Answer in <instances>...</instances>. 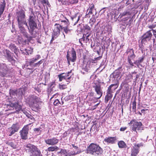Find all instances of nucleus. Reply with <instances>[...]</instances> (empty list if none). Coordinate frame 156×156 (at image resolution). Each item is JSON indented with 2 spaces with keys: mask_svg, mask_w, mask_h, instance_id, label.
Returning a JSON list of instances; mask_svg holds the SVG:
<instances>
[{
  "mask_svg": "<svg viewBox=\"0 0 156 156\" xmlns=\"http://www.w3.org/2000/svg\"><path fill=\"white\" fill-rule=\"evenodd\" d=\"M101 49L99 46L98 44L96 43H92L91 44V48L94 50V52H96L97 54L99 55V56L94 58V59L89 58L85 59V61H86L87 63L89 64L90 66L93 65H94L96 64L98 60H99L102 57V54L104 51L106 49V53L107 51V37H103L102 41L101 42Z\"/></svg>",
  "mask_w": 156,
  "mask_h": 156,
  "instance_id": "obj_1",
  "label": "nucleus"
},
{
  "mask_svg": "<svg viewBox=\"0 0 156 156\" xmlns=\"http://www.w3.org/2000/svg\"><path fill=\"white\" fill-rule=\"evenodd\" d=\"M16 19L19 31L20 34L26 37H28V33L24 25L27 26V22L25 19V11L21 10L16 12Z\"/></svg>",
  "mask_w": 156,
  "mask_h": 156,
  "instance_id": "obj_2",
  "label": "nucleus"
},
{
  "mask_svg": "<svg viewBox=\"0 0 156 156\" xmlns=\"http://www.w3.org/2000/svg\"><path fill=\"white\" fill-rule=\"evenodd\" d=\"M32 13L27 19V26L24 25L26 28H27L29 32L32 37H35L37 36L36 29L37 28L36 17L33 13L32 9L31 11Z\"/></svg>",
  "mask_w": 156,
  "mask_h": 156,
  "instance_id": "obj_3",
  "label": "nucleus"
},
{
  "mask_svg": "<svg viewBox=\"0 0 156 156\" xmlns=\"http://www.w3.org/2000/svg\"><path fill=\"white\" fill-rule=\"evenodd\" d=\"M26 101L34 111L38 110L41 108V104L42 102L41 99L34 95H29L26 99Z\"/></svg>",
  "mask_w": 156,
  "mask_h": 156,
  "instance_id": "obj_4",
  "label": "nucleus"
},
{
  "mask_svg": "<svg viewBox=\"0 0 156 156\" xmlns=\"http://www.w3.org/2000/svg\"><path fill=\"white\" fill-rule=\"evenodd\" d=\"M60 21L61 22L60 24L56 23L55 25L54 29L60 33L61 30L66 34L71 32L72 30L70 28L68 20L65 17V20H61Z\"/></svg>",
  "mask_w": 156,
  "mask_h": 156,
  "instance_id": "obj_5",
  "label": "nucleus"
},
{
  "mask_svg": "<svg viewBox=\"0 0 156 156\" xmlns=\"http://www.w3.org/2000/svg\"><path fill=\"white\" fill-rule=\"evenodd\" d=\"M5 106L7 109V110H13L15 109L16 110L15 112L17 113H19L21 111L27 117H29L30 115L26 111L22 109V106L20 102H11L9 101V104L5 105Z\"/></svg>",
  "mask_w": 156,
  "mask_h": 156,
  "instance_id": "obj_6",
  "label": "nucleus"
},
{
  "mask_svg": "<svg viewBox=\"0 0 156 156\" xmlns=\"http://www.w3.org/2000/svg\"><path fill=\"white\" fill-rule=\"evenodd\" d=\"M26 151L30 156H42L40 150L36 146L28 144L25 145Z\"/></svg>",
  "mask_w": 156,
  "mask_h": 156,
  "instance_id": "obj_7",
  "label": "nucleus"
},
{
  "mask_svg": "<svg viewBox=\"0 0 156 156\" xmlns=\"http://www.w3.org/2000/svg\"><path fill=\"white\" fill-rule=\"evenodd\" d=\"M26 151L30 156H42L40 150L36 146L28 144L25 145Z\"/></svg>",
  "mask_w": 156,
  "mask_h": 156,
  "instance_id": "obj_8",
  "label": "nucleus"
},
{
  "mask_svg": "<svg viewBox=\"0 0 156 156\" xmlns=\"http://www.w3.org/2000/svg\"><path fill=\"white\" fill-rule=\"evenodd\" d=\"M124 68L122 66L119 67L116 69L110 74L109 77V83H111L112 79H113V80H117L120 79L124 74Z\"/></svg>",
  "mask_w": 156,
  "mask_h": 156,
  "instance_id": "obj_9",
  "label": "nucleus"
},
{
  "mask_svg": "<svg viewBox=\"0 0 156 156\" xmlns=\"http://www.w3.org/2000/svg\"><path fill=\"white\" fill-rule=\"evenodd\" d=\"M87 151L91 154L97 156L102 153V149L99 145L92 143L88 147Z\"/></svg>",
  "mask_w": 156,
  "mask_h": 156,
  "instance_id": "obj_10",
  "label": "nucleus"
},
{
  "mask_svg": "<svg viewBox=\"0 0 156 156\" xmlns=\"http://www.w3.org/2000/svg\"><path fill=\"white\" fill-rule=\"evenodd\" d=\"M41 58V56L40 55H37L34 57L30 59L28 61H27V62L28 63L29 66L33 68L39 67L43 63L44 59H42L37 62H35Z\"/></svg>",
  "mask_w": 156,
  "mask_h": 156,
  "instance_id": "obj_11",
  "label": "nucleus"
},
{
  "mask_svg": "<svg viewBox=\"0 0 156 156\" xmlns=\"http://www.w3.org/2000/svg\"><path fill=\"white\" fill-rule=\"evenodd\" d=\"M92 86L97 95L98 96V97L96 98L97 99H98L101 97L103 93V91L101 87V83L98 81H94Z\"/></svg>",
  "mask_w": 156,
  "mask_h": 156,
  "instance_id": "obj_12",
  "label": "nucleus"
},
{
  "mask_svg": "<svg viewBox=\"0 0 156 156\" xmlns=\"http://www.w3.org/2000/svg\"><path fill=\"white\" fill-rule=\"evenodd\" d=\"M66 58L69 65H70V62H75L76 58V53L73 48H72L71 51L67 52Z\"/></svg>",
  "mask_w": 156,
  "mask_h": 156,
  "instance_id": "obj_13",
  "label": "nucleus"
},
{
  "mask_svg": "<svg viewBox=\"0 0 156 156\" xmlns=\"http://www.w3.org/2000/svg\"><path fill=\"white\" fill-rule=\"evenodd\" d=\"M31 123H29L24 126L22 129L20 131L19 133L22 139L25 140L27 139L29 126L31 125Z\"/></svg>",
  "mask_w": 156,
  "mask_h": 156,
  "instance_id": "obj_14",
  "label": "nucleus"
},
{
  "mask_svg": "<svg viewBox=\"0 0 156 156\" xmlns=\"http://www.w3.org/2000/svg\"><path fill=\"white\" fill-rule=\"evenodd\" d=\"M152 35L151 30L147 31L141 36V43L145 44L146 43L151 41Z\"/></svg>",
  "mask_w": 156,
  "mask_h": 156,
  "instance_id": "obj_15",
  "label": "nucleus"
},
{
  "mask_svg": "<svg viewBox=\"0 0 156 156\" xmlns=\"http://www.w3.org/2000/svg\"><path fill=\"white\" fill-rule=\"evenodd\" d=\"M10 71L5 64L0 63V76L6 77L9 76Z\"/></svg>",
  "mask_w": 156,
  "mask_h": 156,
  "instance_id": "obj_16",
  "label": "nucleus"
},
{
  "mask_svg": "<svg viewBox=\"0 0 156 156\" xmlns=\"http://www.w3.org/2000/svg\"><path fill=\"white\" fill-rule=\"evenodd\" d=\"M109 83V84L111 83H113L111 84L109 86V87H108V100L109 98V94H110V93L112 92V91L116 89L119 86L118 80H113V79H112L110 83H109V81H108Z\"/></svg>",
  "mask_w": 156,
  "mask_h": 156,
  "instance_id": "obj_17",
  "label": "nucleus"
},
{
  "mask_svg": "<svg viewBox=\"0 0 156 156\" xmlns=\"http://www.w3.org/2000/svg\"><path fill=\"white\" fill-rule=\"evenodd\" d=\"M23 90L22 89H17L16 90L10 89L9 93L11 97H12L16 96L18 97H21L23 94Z\"/></svg>",
  "mask_w": 156,
  "mask_h": 156,
  "instance_id": "obj_18",
  "label": "nucleus"
},
{
  "mask_svg": "<svg viewBox=\"0 0 156 156\" xmlns=\"http://www.w3.org/2000/svg\"><path fill=\"white\" fill-rule=\"evenodd\" d=\"M109 11L110 12L109 15H108V20H109V19H110L111 21L112 20L114 21H116L117 18H119V16L118 17V11L115 9V8L112 9L111 11L109 9Z\"/></svg>",
  "mask_w": 156,
  "mask_h": 156,
  "instance_id": "obj_19",
  "label": "nucleus"
},
{
  "mask_svg": "<svg viewBox=\"0 0 156 156\" xmlns=\"http://www.w3.org/2000/svg\"><path fill=\"white\" fill-rule=\"evenodd\" d=\"M108 38H109V37L110 38L108 39V48H113V47H114L115 45V44L114 43V42L112 40V39H111V37L112 36V34L111 33H112V31L111 30H112V27L110 26H108Z\"/></svg>",
  "mask_w": 156,
  "mask_h": 156,
  "instance_id": "obj_20",
  "label": "nucleus"
},
{
  "mask_svg": "<svg viewBox=\"0 0 156 156\" xmlns=\"http://www.w3.org/2000/svg\"><path fill=\"white\" fill-rule=\"evenodd\" d=\"M59 141V140L55 137L45 139L44 140L46 144L51 146L55 145L58 143Z\"/></svg>",
  "mask_w": 156,
  "mask_h": 156,
  "instance_id": "obj_21",
  "label": "nucleus"
},
{
  "mask_svg": "<svg viewBox=\"0 0 156 156\" xmlns=\"http://www.w3.org/2000/svg\"><path fill=\"white\" fill-rule=\"evenodd\" d=\"M132 18L131 16H127L123 18L122 19V24L127 26L128 28L131 26V23L133 21Z\"/></svg>",
  "mask_w": 156,
  "mask_h": 156,
  "instance_id": "obj_22",
  "label": "nucleus"
},
{
  "mask_svg": "<svg viewBox=\"0 0 156 156\" xmlns=\"http://www.w3.org/2000/svg\"><path fill=\"white\" fill-rule=\"evenodd\" d=\"M126 53L128 54L127 60H128L129 58L131 60H133L136 57V55L134 53V50L133 48L128 49Z\"/></svg>",
  "mask_w": 156,
  "mask_h": 156,
  "instance_id": "obj_23",
  "label": "nucleus"
},
{
  "mask_svg": "<svg viewBox=\"0 0 156 156\" xmlns=\"http://www.w3.org/2000/svg\"><path fill=\"white\" fill-rule=\"evenodd\" d=\"M90 68V67L89 65L87 62L86 63V61H85V62L84 63L82 66L81 72L83 74H85L88 72Z\"/></svg>",
  "mask_w": 156,
  "mask_h": 156,
  "instance_id": "obj_24",
  "label": "nucleus"
},
{
  "mask_svg": "<svg viewBox=\"0 0 156 156\" xmlns=\"http://www.w3.org/2000/svg\"><path fill=\"white\" fill-rule=\"evenodd\" d=\"M81 16V15L78 13L75 14L71 16V19L74 22V25H76L78 23Z\"/></svg>",
  "mask_w": 156,
  "mask_h": 156,
  "instance_id": "obj_25",
  "label": "nucleus"
},
{
  "mask_svg": "<svg viewBox=\"0 0 156 156\" xmlns=\"http://www.w3.org/2000/svg\"><path fill=\"white\" fill-rule=\"evenodd\" d=\"M145 53L144 52L142 55L141 56H140L139 57L137 60H134V64L137 67H139V66L140 65V63H142L145 58Z\"/></svg>",
  "mask_w": 156,
  "mask_h": 156,
  "instance_id": "obj_26",
  "label": "nucleus"
},
{
  "mask_svg": "<svg viewBox=\"0 0 156 156\" xmlns=\"http://www.w3.org/2000/svg\"><path fill=\"white\" fill-rule=\"evenodd\" d=\"M9 48L12 51L14 52L16 56H18L19 51L18 48L14 44L11 43L9 46Z\"/></svg>",
  "mask_w": 156,
  "mask_h": 156,
  "instance_id": "obj_27",
  "label": "nucleus"
},
{
  "mask_svg": "<svg viewBox=\"0 0 156 156\" xmlns=\"http://www.w3.org/2000/svg\"><path fill=\"white\" fill-rule=\"evenodd\" d=\"M62 74H63L64 76L65 81L67 82V84H68L70 82L69 80L71 79L72 76L73 75L72 71L71 70L66 73H62Z\"/></svg>",
  "mask_w": 156,
  "mask_h": 156,
  "instance_id": "obj_28",
  "label": "nucleus"
},
{
  "mask_svg": "<svg viewBox=\"0 0 156 156\" xmlns=\"http://www.w3.org/2000/svg\"><path fill=\"white\" fill-rule=\"evenodd\" d=\"M6 59L8 61L11 62L12 65L15 64V62L16 61V59H17L16 57L14 55L13 53H12V54L10 55Z\"/></svg>",
  "mask_w": 156,
  "mask_h": 156,
  "instance_id": "obj_29",
  "label": "nucleus"
},
{
  "mask_svg": "<svg viewBox=\"0 0 156 156\" xmlns=\"http://www.w3.org/2000/svg\"><path fill=\"white\" fill-rule=\"evenodd\" d=\"M20 51L24 55H29L32 54L33 52V49L31 48H29L27 49L25 48L24 50H22L21 48Z\"/></svg>",
  "mask_w": 156,
  "mask_h": 156,
  "instance_id": "obj_30",
  "label": "nucleus"
},
{
  "mask_svg": "<svg viewBox=\"0 0 156 156\" xmlns=\"http://www.w3.org/2000/svg\"><path fill=\"white\" fill-rule=\"evenodd\" d=\"M131 13L129 9L124 11L122 13H121L119 16V17L122 18L124 16H131L130 15Z\"/></svg>",
  "mask_w": 156,
  "mask_h": 156,
  "instance_id": "obj_31",
  "label": "nucleus"
},
{
  "mask_svg": "<svg viewBox=\"0 0 156 156\" xmlns=\"http://www.w3.org/2000/svg\"><path fill=\"white\" fill-rule=\"evenodd\" d=\"M68 152L67 156H75L78 154L82 152V150H78L77 151H70L68 150Z\"/></svg>",
  "mask_w": 156,
  "mask_h": 156,
  "instance_id": "obj_32",
  "label": "nucleus"
},
{
  "mask_svg": "<svg viewBox=\"0 0 156 156\" xmlns=\"http://www.w3.org/2000/svg\"><path fill=\"white\" fill-rule=\"evenodd\" d=\"M137 122H135L134 120L133 119L129 123L133 124L131 127L132 130L134 131L137 130Z\"/></svg>",
  "mask_w": 156,
  "mask_h": 156,
  "instance_id": "obj_33",
  "label": "nucleus"
},
{
  "mask_svg": "<svg viewBox=\"0 0 156 156\" xmlns=\"http://www.w3.org/2000/svg\"><path fill=\"white\" fill-rule=\"evenodd\" d=\"M60 34V32H59L56 29H54L52 35V38L51 40V42H52L55 38H56Z\"/></svg>",
  "mask_w": 156,
  "mask_h": 156,
  "instance_id": "obj_34",
  "label": "nucleus"
},
{
  "mask_svg": "<svg viewBox=\"0 0 156 156\" xmlns=\"http://www.w3.org/2000/svg\"><path fill=\"white\" fill-rule=\"evenodd\" d=\"M59 147L55 145H54V146H52L49 147L47 150L49 152H53L57 151L59 150Z\"/></svg>",
  "mask_w": 156,
  "mask_h": 156,
  "instance_id": "obj_35",
  "label": "nucleus"
},
{
  "mask_svg": "<svg viewBox=\"0 0 156 156\" xmlns=\"http://www.w3.org/2000/svg\"><path fill=\"white\" fill-rule=\"evenodd\" d=\"M11 127L15 131L17 132L20 128V126L18 123L16 122L15 123L13 124Z\"/></svg>",
  "mask_w": 156,
  "mask_h": 156,
  "instance_id": "obj_36",
  "label": "nucleus"
},
{
  "mask_svg": "<svg viewBox=\"0 0 156 156\" xmlns=\"http://www.w3.org/2000/svg\"><path fill=\"white\" fill-rule=\"evenodd\" d=\"M16 132L10 127L9 128L7 129V134L9 136H11Z\"/></svg>",
  "mask_w": 156,
  "mask_h": 156,
  "instance_id": "obj_37",
  "label": "nucleus"
},
{
  "mask_svg": "<svg viewBox=\"0 0 156 156\" xmlns=\"http://www.w3.org/2000/svg\"><path fill=\"white\" fill-rule=\"evenodd\" d=\"M118 144L119 148H126L127 147L126 144L124 141L122 140L119 141Z\"/></svg>",
  "mask_w": 156,
  "mask_h": 156,
  "instance_id": "obj_38",
  "label": "nucleus"
},
{
  "mask_svg": "<svg viewBox=\"0 0 156 156\" xmlns=\"http://www.w3.org/2000/svg\"><path fill=\"white\" fill-rule=\"evenodd\" d=\"M139 152V150L137 148L135 147H133L132 149L131 156H136Z\"/></svg>",
  "mask_w": 156,
  "mask_h": 156,
  "instance_id": "obj_39",
  "label": "nucleus"
},
{
  "mask_svg": "<svg viewBox=\"0 0 156 156\" xmlns=\"http://www.w3.org/2000/svg\"><path fill=\"white\" fill-rule=\"evenodd\" d=\"M3 53L5 57L7 58L10 55L12 54V52L7 49H5L3 51Z\"/></svg>",
  "mask_w": 156,
  "mask_h": 156,
  "instance_id": "obj_40",
  "label": "nucleus"
},
{
  "mask_svg": "<svg viewBox=\"0 0 156 156\" xmlns=\"http://www.w3.org/2000/svg\"><path fill=\"white\" fill-rule=\"evenodd\" d=\"M116 140V137L115 136L108 137V143L114 144L115 143Z\"/></svg>",
  "mask_w": 156,
  "mask_h": 156,
  "instance_id": "obj_41",
  "label": "nucleus"
},
{
  "mask_svg": "<svg viewBox=\"0 0 156 156\" xmlns=\"http://www.w3.org/2000/svg\"><path fill=\"white\" fill-rule=\"evenodd\" d=\"M137 130H144V126L143 125L141 122H137Z\"/></svg>",
  "mask_w": 156,
  "mask_h": 156,
  "instance_id": "obj_42",
  "label": "nucleus"
},
{
  "mask_svg": "<svg viewBox=\"0 0 156 156\" xmlns=\"http://www.w3.org/2000/svg\"><path fill=\"white\" fill-rule=\"evenodd\" d=\"M34 90L36 91L38 93H40L41 92L42 90L41 87V84L37 85V86L33 87Z\"/></svg>",
  "mask_w": 156,
  "mask_h": 156,
  "instance_id": "obj_43",
  "label": "nucleus"
},
{
  "mask_svg": "<svg viewBox=\"0 0 156 156\" xmlns=\"http://www.w3.org/2000/svg\"><path fill=\"white\" fill-rule=\"evenodd\" d=\"M83 27L85 32H87V33L90 32V28L89 26L86 24L83 25Z\"/></svg>",
  "mask_w": 156,
  "mask_h": 156,
  "instance_id": "obj_44",
  "label": "nucleus"
},
{
  "mask_svg": "<svg viewBox=\"0 0 156 156\" xmlns=\"http://www.w3.org/2000/svg\"><path fill=\"white\" fill-rule=\"evenodd\" d=\"M41 128L39 127L38 128H34V131L35 133H37L38 134H40L41 133Z\"/></svg>",
  "mask_w": 156,
  "mask_h": 156,
  "instance_id": "obj_45",
  "label": "nucleus"
},
{
  "mask_svg": "<svg viewBox=\"0 0 156 156\" xmlns=\"http://www.w3.org/2000/svg\"><path fill=\"white\" fill-rule=\"evenodd\" d=\"M128 62L129 65H130V67L131 68H133V67H135L136 66H134V61L133 62H132V60H130V59L128 58V60H127Z\"/></svg>",
  "mask_w": 156,
  "mask_h": 156,
  "instance_id": "obj_46",
  "label": "nucleus"
},
{
  "mask_svg": "<svg viewBox=\"0 0 156 156\" xmlns=\"http://www.w3.org/2000/svg\"><path fill=\"white\" fill-rule=\"evenodd\" d=\"M68 152V151L66 149H62V155H63L64 156H67Z\"/></svg>",
  "mask_w": 156,
  "mask_h": 156,
  "instance_id": "obj_47",
  "label": "nucleus"
},
{
  "mask_svg": "<svg viewBox=\"0 0 156 156\" xmlns=\"http://www.w3.org/2000/svg\"><path fill=\"white\" fill-rule=\"evenodd\" d=\"M8 144L13 148H16V146L13 142H10L8 143Z\"/></svg>",
  "mask_w": 156,
  "mask_h": 156,
  "instance_id": "obj_48",
  "label": "nucleus"
},
{
  "mask_svg": "<svg viewBox=\"0 0 156 156\" xmlns=\"http://www.w3.org/2000/svg\"><path fill=\"white\" fill-rule=\"evenodd\" d=\"M64 77V76L63 75V74H61L59 75H58V77L59 78V81H61L62 80L65 81V77Z\"/></svg>",
  "mask_w": 156,
  "mask_h": 156,
  "instance_id": "obj_49",
  "label": "nucleus"
},
{
  "mask_svg": "<svg viewBox=\"0 0 156 156\" xmlns=\"http://www.w3.org/2000/svg\"><path fill=\"white\" fill-rule=\"evenodd\" d=\"M107 135V133H104L103 135L102 136V137L103 138H105L103 143L105 144H106L107 143V138L106 137Z\"/></svg>",
  "mask_w": 156,
  "mask_h": 156,
  "instance_id": "obj_50",
  "label": "nucleus"
},
{
  "mask_svg": "<svg viewBox=\"0 0 156 156\" xmlns=\"http://www.w3.org/2000/svg\"><path fill=\"white\" fill-rule=\"evenodd\" d=\"M154 16H151V15H149L148 16V17L147 18V20H148L147 22H152L154 20Z\"/></svg>",
  "mask_w": 156,
  "mask_h": 156,
  "instance_id": "obj_51",
  "label": "nucleus"
},
{
  "mask_svg": "<svg viewBox=\"0 0 156 156\" xmlns=\"http://www.w3.org/2000/svg\"><path fill=\"white\" fill-rule=\"evenodd\" d=\"M59 88L60 89L63 90L67 88V86L66 84H59Z\"/></svg>",
  "mask_w": 156,
  "mask_h": 156,
  "instance_id": "obj_52",
  "label": "nucleus"
},
{
  "mask_svg": "<svg viewBox=\"0 0 156 156\" xmlns=\"http://www.w3.org/2000/svg\"><path fill=\"white\" fill-rule=\"evenodd\" d=\"M85 36H83L82 38L80 39L79 40V41L80 43L81 44V45H82L83 44V43H85Z\"/></svg>",
  "mask_w": 156,
  "mask_h": 156,
  "instance_id": "obj_53",
  "label": "nucleus"
},
{
  "mask_svg": "<svg viewBox=\"0 0 156 156\" xmlns=\"http://www.w3.org/2000/svg\"><path fill=\"white\" fill-rule=\"evenodd\" d=\"M74 96L73 95H69L65 98V99L67 101L71 100L73 99Z\"/></svg>",
  "mask_w": 156,
  "mask_h": 156,
  "instance_id": "obj_54",
  "label": "nucleus"
},
{
  "mask_svg": "<svg viewBox=\"0 0 156 156\" xmlns=\"http://www.w3.org/2000/svg\"><path fill=\"white\" fill-rule=\"evenodd\" d=\"M60 104V101L58 99H56L53 102V104L55 106H58Z\"/></svg>",
  "mask_w": 156,
  "mask_h": 156,
  "instance_id": "obj_55",
  "label": "nucleus"
},
{
  "mask_svg": "<svg viewBox=\"0 0 156 156\" xmlns=\"http://www.w3.org/2000/svg\"><path fill=\"white\" fill-rule=\"evenodd\" d=\"M120 25V27L122 29V31H124L126 28L127 27H128L127 26H126L125 25L122 24V23Z\"/></svg>",
  "mask_w": 156,
  "mask_h": 156,
  "instance_id": "obj_56",
  "label": "nucleus"
},
{
  "mask_svg": "<svg viewBox=\"0 0 156 156\" xmlns=\"http://www.w3.org/2000/svg\"><path fill=\"white\" fill-rule=\"evenodd\" d=\"M41 1L43 4L48 5H49L48 0H39Z\"/></svg>",
  "mask_w": 156,
  "mask_h": 156,
  "instance_id": "obj_57",
  "label": "nucleus"
},
{
  "mask_svg": "<svg viewBox=\"0 0 156 156\" xmlns=\"http://www.w3.org/2000/svg\"><path fill=\"white\" fill-rule=\"evenodd\" d=\"M132 109L136 108V102L135 100H134L132 103Z\"/></svg>",
  "mask_w": 156,
  "mask_h": 156,
  "instance_id": "obj_58",
  "label": "nucleus"
},
{
  "mask_svg": "<svg viewBox=\"0 0 156 156\" xmlns=\"http://www.w3.org/2000/svg\"><path fill=\"white\" fill-rule=\"evenodd\" d=\"M100 102H98V103H97L96 104H95L93 106L92 108L91 109L92 110H94L96 109V108H97V106L99 104Z\"/></svg>",
  "mask_w": 156,
  "mask_h": 156,
  "instance_id": "obj_59",
  "label": "nucleus"
},
{
  "mask_svg": "<svg viewBox=\"0 0 156 156\" xmlns=\"http://www.w3.org/2000/svg\"><path fill=\"white\" fill-rule=\"evenodd\" d=\"M55 83L54 82H52L49 84V86L51 88H53L55 87Z\"/></svg>",
  "mask_w": 156,
  "mask_h": 156,
  "instance_id": "obj_60",
  "label": "nucleus"
},
{
  "mask_svg": "<svg viewBox=\"0 0 156 156\" xmlns=\"http://www.w3.org/2000/svg\"><path fill=\"white\" fill-rule=\"evenodd\" d=\"M89 32H88V33L87 32V34H83V36H85V37H88L89 38V37H90V33H89Z\"/></svg>",
  "mask_w": 156,
  "mask_h": 156,
  "instance_id": "obj_61",
  "label": "nucleus"
},
{
  "mask_svg": "<svg viewBox=\"0 0 156 156\" xmlns=\"http://www.w3.org/2000/svg\"><path fill=\"white\" fill-rule=\"evenodd\" d=\"M85 43H89L90 42V40L88 38L85 37Z\"/></svg>",
  "mask_w": 156,
  "mask_h": 156,
  "instance_id": "obj_62",
  "label": "nucleus"
},
{
  "mask_svg": "<svg viewBox=\"0 0 156 156\" xmlns=\"http://www.w3.org/2000/svg\"><path fill=\"white\" fill-rule=\"evenodd\" d=\"M94 5H91L90 6L89 8V9H90V10H94Z\"/></svg>",
  "mask_w": 156,
  "mask_h": 156,
  "instance_id": "obj_63",
  "label": "nucleus"
},
{
  "mask_svg": "<svg viewBox=\"0 0 156 156\" xmlns=\"http://www.w3.org/2000/svg\"><path fill=\"white\" fill-rule=\"evenodd\" d=\"M78 2V0H72L71 2L72 4H74L77 3Z\"/></svg>",
  "mask_w": 156,
  "mask_h": 156,
  "instance_id": "obj_64",
  "label": "nucleus"
}]
</instances>
